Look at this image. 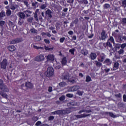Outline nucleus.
Here are the masks:
<instances>
[{
  "mask_svg": "<svg viewBox=\"0 0 126 126\" xmlns=\"http://www.w3.org/2000/svg\"><path fill=\"white\" fill-rule=\"evenodd\" d=\"M54 68L53 67H49L47 68V70L45 72V75L47 76V77H52L53 75H54Z\"/></svg>",
  "mask_w": 126,
  "mask_h": 126,
  "instance_id": "nucleus-1",
  "label": "nucleus"
},
{
  "mask_svg": "<svg viewBox=\"0 0 126 126\" xmlns=\"http://www.w3.org/2000/svg\"><path fill=\"white\" fill-rule=\"evenodd\" d=\"M0 67L2 69H6V66H7V60L6 59H4L2 62L0 63Z\"/></svg>",
  "mask_w": 126,
  "mask_h": 126,
  "instance_id": "nucleus-2",
  "label": "nucleus"
},
{
  "mask_svg": "<svg viewBox=\"0 0 126 126\" xmlns=\"http://www.w3.org/2000/svg\"><path fill=\"white\" fill-rule=\"evenodd\" d=\"M45 60V57L43 55H40L35 57L34 61L36 62H43Z\"/></svg>",
  "mask_w": 126,
  "mask_h": 126,
  "instance_id": "nucleus-3",
  "label": "nucleus"
},
{
  "mask_svg": "<svg viewBox=\"0 0 126 126\" xmlns=\"http://www.w3.org/2000/svg\"><path fill=\"white\" fill-rule=\"evenodd\" d=\"M90 116H91V114H86L85 113H84L81 115H75V117H76L77 119H81L82 118H86V117H90Z\"/></svg>",
  "mask_w": 126,
  "mask_h": 126,
  "instance_id": "nucleus-4",
  "label": "nucleus"
},
{
  "mask_svg": "<svg viewBox=\"0 0 126 126\" xmlns=\"http://www.w3.org/2000/svg\"><path fill=\"white\" fill-rule=\"evenodd\" d=\"M62 78L64 80H69V74L66 72L62 74Z\"/></svg>",
  "mask_w": 126,
  "mask_h": 126,
  "instance_id": "nucleus-5",
  "label": "nucleus"
},
{
  "mask_svg": "<svg viewBox=\"0 0 126 126\" xmlns=\"http://www.w3.org/2000/svg\"><path fill=\"white\" fill-rule=\"evenodd\" d=\"M79 88H80V87L79 86H74L73 87H70L69 89V91L71 92H74V91H77V90H78Z\"/></svg>",
  "mask_w": 126,
  "mask_h": 126,
  "instance_id": "nucleus-6",
  "label": "nucleus"
},
{
  "mask_svg": "<svg viewBox=\"0 0 126 126\" xmlns=\"http://www.w3.org/2000/svg\"><path fill=\"white\" fill-rule=\"evenodd\" d=\"M106 59V55L104 54V53H101L100 55V57L98 58V62H100V63H103L104 61Z\"/></svg>",
  "mask_w": 126,
  "mask_h": 126,
  "instance_id": "nucleus-7",
  "label": "nucleus"
},
{
  "mask_svg": "<svg viewBox=\"0 0 126 126\" xmlns=\"http://www.w3.org/2000/svg\"><path fill=\"white\" fill-rule=\"evenodd\" d=\"M107 38V34H106V32L104 30H102L101 33L100 40H105Z\"/></svg>",
  "mask_w": 126,
  "mask_h": 126,
  "instance_id": "nucleus-8",
  "label": "nucleus"
},
{
  "mask_svg": "<svg viewBox=\"0 0 126 126\" xmlns=\"http://www.w3.org/2000/svg\"><path fill=\"white\" fill-rule=\"evenodd\" d=\"M112 60H111V59H106L103 62V63H104V64H106V65H111V64H112Z\"/></svg>",
  "mask_w": 126,
  "mask_h": 126,
  "instance_id": "nucleus-9",
  "label": "nucleus"
},
{
  "mask_svg": "<svg viewBox=\"0 0 126 126\" xmlns=\"http://www.w3.org/2000/svg\"><path fill=\"white\" fill-rule=\"evenodd\" d=\"M52 13H53V12L50 9H48L45 12V14H46V15H48L49 18H52V17H53V15H52Z\"/></svg>",
  "mask_w": 126,
  "mask_h": 126,
  "instance_id": "nucleus-10",
  "label": "nucleus"
},
{
  "mask_svg": "<svg viewBox=\"0 0 126 126\" xmlns=\"http://www.w3.org/2000/svg\"><path fill=\"white\" fill-rule=\"evenodd\" d=\"M67 106H79V102H76L75 101H72L71 102H69L67 104Z\"/></svg>",
  "mask_w": 126,
  "mask_h": 126,
  "instance_id": "nucleus-11",
  "label": "nucleus"
},
{
  "mask_svg": "<svg viewBox=\"0 0 126 126\" xmlns=\"http://www.w3.org/2000/svg\"><path fill=\"white\" fill-rule=\"evenodd\" d=\"M22 40L20 38H16V39H13L11 41V44H16V43H20Z\"/></svg>",
  "mask_w": 126,
  "mask_h": 126,
  "instance_id": "nucleus-12",
  "label": "nucleus"
},
{
  "mask_svg": "<svg viewBox=\"0 0 126 126\" xmlns=\"http://www.w3.org/2000/svg\"><path fill=\"white\" fill-rule=\"evenodd\" d=\"M25 86L27 87V88H30V89L33 88V85L29 82H26L25 84Z\"/></svg>",
  "mask_w": 126,
  "mask_h": 126,
  "instance_id": "nucleus-13",
  "label": "nucleus"
},
{
  "mask_svg": "<svg viewBox=\"0 0 126 126\" xmlns=\"http://www.w3.org/2000/svg\"><path fill=\"white\" fill-rule=\"evenodd\" d=\"M8 25L10 28L13 27V30H14V28H15L16 29V28H17L16 26L14 25V24L11 21H9Z\"/></svg>",
  "mask_w": 126,
  "mask_h": 126,
  "instance_id": "nucleus-14",
  "label": "nucleus"
},
{
  "mask_svg": "<svg viewBox=\"0 0 126 126\" xmlns=\"http://www.w3.org/2000/svg\"><path fill=\"white\" fill-rule=\"evenodd\" d=\"M0 89H1V90H2V91H3L4 92H8V91H9V90L5 85L4 86H3V87H1V88Z\"/></svg>",
  "mask_w": 126,
  "mask_h": 126,
  "instance_id": "nucleus-15",
  "label": "nucleus"
},
{
  "mask_svg": "<svg viewBox=\"0 0 126 126\" xmlns=\"http://www.w3.org/2000/svg\"><path fill=\"white\" fill-rule=\"evenodd\" d=\"M19 17H20V19H24L25 18V14L23 12H20L18 13Z\"/></svg>",
  "mask_w": 126,
  "mask_h": 126,
  "instance_id": "nucleus-16",
  "label": "nucleus"
},
{
  "mask_svg": "<svg viewBox=\"0 0 126 126\" xmlns=\"http://www.w3.org/2000/svg\"><path fill=\"white\" fill-rule=\"evenodd\" d=\"M81 53L83 56H87L88 55V50L86 49H83L81 50Z\"/></svg>",
  "mask_w": 126,
  "mask_h": 126,
  "instance_id": "nucleus-17",
  "label": "nucleus"
},
{
  "mask_svg": "<svg viewBox=\"0 0 126 126\" xmlns=\"http://www.w3.org/2000/svg\"><path fill=\"white\" fill-rule=\"evenodd\" d=\"M46 59L48 61H54L55 60V56L53 55H49L47 56Z\"/></svg>",
  "mask_w": 126,
  "mask_h": 126,
  "instance_id": "nucleus-18",
  "label": "nucleus"
},
{
  "mask_svg": "<svg viewBox=\"0 0 126 126\" xmlns=\"http://www.w3.org/2000/svg\"><path fill=\"white\" fill-rule=\"evenodd\" d=\"M119 65L120 63L118 62H115L113 65V70H116L119 68Z\"/></svg>",
  "mask_w": 126,
  "mask_h": 126,
  "instance_id": "nucleus-19",
  "label": "nucleus"
},
{
  "mask_svg": "<svg viewBox=\"0 0 126 126\" xmlns=\"http://www.w3.org/2000/svg\"><path fill=\"white\" fill-rule=\"evenodd\" d=\"M90 59L92 60H95L97 58V55L94 53H91L90 56Z\"/></svg>",
  "mask_w": 126,
  "mask_h": 126,
  "instance_id": "nucleus-20",
  "label": "nucleus"
},
{
  "mask_svg": "<svg viewBox=\"0 0 126 126\" xmlns=\"http://www.w3.org/2000/svg\"><path fill=\"white\" fill-rule=\"evenodd\" d=\"M24 13L26 14V16H27V17H29V16H30L29 14H31V13H32V11L27 10L26 11H24Z\"/></svg>",
  "mask_w": 126,
  "mask_h": 126,
  "instance_id": "nucleus-21",
  "label": "nucleus"
},
{
  "mask_svg": "<svg viewBox=\"0 0 126 126\" xmlns=\"http://www.w3.org/2000/svg\"><path fill=\"white\" fill-rule=\"evenodd\" d=\"M64 115H66V114H69V113H71V110L70 108H67L65 110H63Z\"/></svg>",
  "mask_w": 126,
  "mask_h": 126,
  "instance_id": "nucleus-22",
  "label": "nucleus"
},
{
  "mask_svg": "<svg viewBox=\"0 0 126 126\" xmlns=\"http://www.w3.org/2000/svg\"><path fill=\"white\" fill-rule=\"evenodd\" d=\"M79 3L80 4H87L88 3V0H82L78 1Z\"/></svg>",
  "mask_w": 126,
  "mask_h": 126,
  "instance_id": "nucleus-23",
  "label": "nucleus"
},
{
  "mask_svg": "<svg viewBox=\"0 0 126 126\" xmlns=\"http://www.w3.org/2000/svg\"><path fill=\"white\" fill-rule=\"evenodd\" d=\"M8 49L9 51H10V52H13V51H15L16 48L14 46L12 45V46H9L8 47Z\"/></svg>",
  "mask_w": 126,
  "mask_h": 126,
  "instance_id": "nucleus-24",
  "label": "nucleus"
},
{
  "mask_svg": "<svg viewBox=\"0 0 126 126\" xmlns=\"http://www.w3.org/2000/svg\"><path fill=\"white\" fill-rule=\"evenodd\" d=\"M10 19L12 21H16V20L17 19V16H15L14 15H12L10 16Z\"/></svg>",
  "mask_w": 126,
  "mask_h": 126,
  "instance_id": "nucleus-25",
  "label": "nucleus"
},
{
  "mask_svg": "<svg viewBox=\"0 0 126 126\" xmlns=\"http://www.w3.org/2000/svg\"><path fill=\"white\" fill-rule=\"evenodd\" d=\"M94 63L97 67H100L102 65V63L97 61H94Z\"/></svg>",
  "mask_w": 126,
  "mask_h": 126,
  "instance_id": "nucleus-26",
  "label": "nucleus"
},
{
  "mask_svg": "<svg viewBox=\"0 0 126 126\" xmlns=\"http://www.w3.org/2000/svg\"><path fill=\"white\" fill-rule=\"evenodd\" d=\"M117 41L119 42V43H122V42H124L123 40V36H122L121 35H118L117 37Z\"/></svg>",
  "mask_w": 126,
  "mask_h": 126,
  "instance_id": "nucleus-27",
  "label": "nucleus"
},
{
  "mask_svg": "<svg viewBox=\"0 0 126 126\" xmlns=\"http://www.w3.org/2000/svg\"><path fill=\"white\" fill-rule=\"evenodd\" d=\"M66 63H67L66 58V57H63L62 59V64L64 65L66 64Z\"/></svg>",
  "mask_w": 126,
  "mask_h": 126,
  "instance_id": "nucleus-28",
  "label": "nucleus"
},
{
  "mask_svg": "<svg viewBox=\"0 0 126 126\" xmlns=\"http://www.w3.org/2000/svg\"><path fill=\"white\" fill-rule=\"evenodd\" d=\"M46 7H47V3H46L45 4H41L39 6V8L41 9H45Z\"/></svg>",
  "mask_w": 126,
  "mask_h": 126,
  "instance_id": "nucleus-29",
  "label": "nucleus"
},
{
  "mask_svg": "<svg viewBox=\"0 0 126 126\" xmlns=\"http://www.w3.org/2000/svg\"><path fill=\"white\" fill-rule=\"evenodd\" d=\"M5 16V12L4 11H2L0 12V19L2 18L3 17H4Z\"/></svg>",
  "mask_w": 126,
  "mask_h": 126,
  "instance_id": "nucleus-30",
  "label": "nucleus"
},
{
  "mask_svg": "<svg viewBox=\"0 0 126 126\" xmlns=\"http://www.w3.org/2000/svg\"><path fill=\"white\" fill-rule=\"evenodd\" d=\"M105 114L106 115L109 114V116H110V117H112V118H117V116L114 115L113 113L106 112Z\"/></svg>",
  "mask_w": 126,
  "mask_h": 126,
  "instance_id": "nucleus-31",
  "label": "nucleus"
},
{
  "mask_svg": "<svg viewBox=\"0 0 126 126\" xmlns=\"http://www.w3.org/2000/svg\"><path fill=\"white\" fill-rule=\"evenodd\" d=\"M0 95H1V96H2L3 98H5L6 99H7V94L3 93V92H0Z\"/></svg>",
  "mask_w": 126,
  "mask_h": 126,
  "instance_id": "nucleus-32",
  "label": "nucleus"
},
{
  "mask_svg": "<svg viewBox=\"0 0 126 126\" xmlns=\"http://www.w3.org/2000/svg\"><path fill=\"white\" fill-rule=\"evenodd\" d=\"M24 23V20L23 19H19L18 20V25H22Z\"/></svg>",
  "mask_w": 126,
  "mask_h": 126,
  "instance_id": "nucleus-33",
  "label": "nucleus"
},
{
  "mask_svg": "<svg viewBox=\"0 0 126 126\" xmlns=\"http://www.w3.org/2000/svg\"><path fill=\"white\" fill-rule=\"evenodd\" d=\"M6 14L7 16H10L11 15V10H6Z\"/></svg>",
  "mask_w": 126,
  "mask_h": 126,
  "instance_id": "nucleus-34",
  "label": "nucleus"
},
{
  "mask_svg": "<svg viewBox=\"0 0 126 126\" xmlns=\"http://www.w3.org/2000/svg\"><path fill=\"white\" fill-rule=\"evenodd\" d=\"M57 115H64L63 110H57Z\"/></svg>",
  "mask_w": 126,
  "mask_h": 126,
  "instance_id": "nucleus-35",
  "label": "nucleus"
},
{
  "mask_svg": "<svg viewBox=\"0 0 126 126\" xmlns=\"http://www.w3.org/2000/svg\"><path fill=\"white\" fill-rule=\"evenodd\" d=\"M86 82H90V81H92V79H91V77L89 76H87L86 77Z\"/></svg>",
  "mask_w": 126,
  "mask_h": 126,
  "instance_id": "nucleus-36",
  "label": "nucleus"
},
{
  "mask_svg": "<svg viewBox=\"0 0 126 126\" xmlns=\"http://www.w3.org/2000/svg\"><path fill=\"white\" fill-rule=\"evenodd\" d=\"M69 52L71 53V55H73V56L74 55V52H75V49L72 48L69 50Z\"/></svg>",
  "mask_w": 126,
  "mask_h": 126,
  "instance_id": "nucleus-37",
  "label": "nucleus"
},
{
  "mask_svg": "<svg viewBox=\"0 0 126 126\" xmlns=\"http://www.w3.org/2000/svg\"><path fill=\"white\" fill-rule=\"evenodd\" d=\"M65 85H66V83L64 82H61L59 84V86L61 87H64V86H65Z\"/></svg>",
  "mask_w": 126,
  "mask_h": 126,
  "instance_id": "nucleus-38",
  "label": "nucleus"
},
{
  "mask_svg": "<svg viewBox=\"0 0 126 126\" xmlns=\"http://www.w3.org/2000/svg\"><path fill=\"white\" fill-rule=\"evenodd\" d=\"M68 81H69V82H70L71 83H72L73 84L74 83H76V79H69Z\"/></svg>",
  "mask_w": 126,
  "mask_h": 126,
  "instance_id": "nucleus-39",
  "label": "nucleus"
},
{
  "mask_svg": "<svg viewBox=\"0 0 126 126\" xmlns=\"http://www.w3.org/2000/svg\"><path fill=\"white\" fill-rule=\"evenodd\" d=\"M122 6L126 7V0H123L122 1Z\"/></svg>",
  "mask_w": 126,
  "mask_h": 126,
  "instance_id": "nucleus-40",
  "label": "nucleus"
},
{
  "mask_svg": "<svg viewBox=\"0 0 126 126\" xmlns=\"http://www.w3.org/2000/svg\"><path fill=\"white\" fill-rule=\"evenodd\" d=\"M108 41V42L109 41H110V42H111V43H113V44L115 43V40H114V38L113 37V36H110L109 39Z\"/></svg>",
  "mask_w": 126,
  "mask_h": 126,
  "instance_id": "nucleus-41",
  "label": "nucleus"
},
{
  "mask_svg": "<svg viewBox=\"0 0 126 126\" xmlns=\"http://www.w3.org/2000/svg\"><path fill=\"white\" fill-rule=\"evenodd\" d=\"M5 24V22L4 21H0V26L1 27H3V26Z\"/></svg>",
  "mask_w": 126,
  "mask_h": 126,
  "instance_id": "nucleus-42",
  "label": "nucleus"
},
{
  "mask_svg": "<svg viewBox=\"0 0 126 126\" xmlns=\"http://www.w3.org/2000/svg\"><path fill=\"white\" fill-rule=\"evenodd\" d=\"M65 99V96L62 95L61 97L59 98V100L61 101H64V99Z\"/></svg>",
  "mask_w": 126,
  "mask_h": 126,
  "instance_id": "nucleus-43",
  "label": "nucleus"
},
{
  "mask_svg": "<svg viewBox=\"0 0 126 126\" xmlns=\"http://www.w3.org/2000/svg\"><path fill=\"white\" fill-rule=\"evenodd\" d=\"M5 85L3 84V81L2 80L0 79V89L3 87Z\"/></svg>",
  "mask_w": 126,
  "mask_h": 126,
  "instance_id": "nucleus-44",
  "label": "nucleus"
},
{
  "mask_svg": "<svg viewBox=\"0 0 126 126\" xmlns=\"http://www.w3.org/2000/svg\"><path fill=\"white\" fill-rule=\"evenodd\" d=\"M107 46L110 48L111 49V48H113V45H112V44H111V42H110L109 41L107 42Z\"/></svg>",
  "mask_w": 126,
  "mask_h": 126,
  "instance_id": "nucleus-45",
  "label": "nucleus"
},
{
  "mask_svg": "<svg viewBox=\"0 0 126 126\" xmlns=\"http://www.w3.org/2000/svg\"><path fill=\"white\" fill-rule=\"evenodd\" d=\"M56 28L57 30H59L60 29L61 27H60V23H57L56 24Z\"/></svg>",
  "mask_w": 126,
  "mask_h": 126,
  "instance_id": "nucleus-46",
  "label": "nucleus"
},
{
  "mask_svg": "<svg viewBox=\"0 0 126 126\" xmlns=\"http://www.w3.org/2000/svg\"><path fill=\"white\" fill-rule=\"evenodd\" d=\"M34 18L36 21L39 22V19H38V15L36 13H34Z\"/></svg>",
  "mask_w": 126,
  "mask_h": 126,
  "instance_id": "nucleus-47",
  "label": "nucleus"
},
{
  "mask_svg": "<svg viewBox=\"0 0 126 126\" xmlns=\"http://www.w3.org/2000/svg\"><path fill=\"white\" fill-rule=\"evenodd\" d=\"M66 97H68V98H72L73 97V94H66Z\"/></svg>",
  "mask_w": 126,
  "mask_h": 126,
  "instance_id": "nucleus-48",
  "label": "nucleus"
},
{
  "mask_svg": "<svg viewBox=\"0 0 126 126\" xmlns=\"http://www.w3.org/2000/svg\"><path fill=\"white\" fill-rule=\"evenodd\" d=\"M125 52V51L124 50V49H123L122 48H121V49H120L119 51H118V54H119V55H122V54H124V52Z\"/></svg>",
  "mask_w": 126,
  "mask_h": 126,
  "instance_id": "nucleus-49",
  "label": "nucleus"
},
{
  "mask_svg": "<svg viewBox=\"0 0 126 126\" xmlns=\"http://www.w3.org/2000/svg\"><path fill=\"white\" fill-rule=\"evenodd\" d=\"M77 94L79 95V96H82V94H83V92H81L80 91H78L77 92Z\"/></svg>",
  "mask_w": 126,
  "mask_h": 126,
  "instance_id": "nucleus-50",
  "label": "nucleus"
},
{
  "mask_svg": "<svg viewBox=\"0 0 126 126\" xmlns=\"http://www.w3.org/2000/svg\"><path fill=\"white\" fill-rule=\"evenodd\" d=\"M104 72H105V73H108V72H109V71H110V70H111V69H110V68H106L105 69H104Z\"/></svg>",
  "mask_w": 126,
  "mask_h": 126,
  "instance_id": "nucleus-51",
  "label": "nucleus"
},
{
  "mask_svg": "<svg viewBox=\"0 0 126 126\" xmlns=\"http://www.w3.org/2000/svg\"><path fill=\"white\" fill-rule=\"evenodd\" d=\"M44 49L46 50V51H52V50H53V48H49V47H47V46H45L44 47Z\"/></svg>",
  "mask_w": 126,
  "mask_h": 126,
  "instance_id": "nucleus-52",
  "label": "nucleus"
},
{
  "mask_svg": "<svg viewBox=\"0 0 126 126\" xmlns=\"http://www.w3.org/2000/svg\"><path fill=\"white\" fill-rule=\"evenodd\" d=\"M126 47V43H123L121 44V48H122L123 50Z\"/></svg>",
  "mask_w": 126,
  "mask_h": 126,
  "instance_id": "nucleus-53",
  "label": "nucleus"
},
{
  "mask_svg": "<svg viewBox=\"0 0 126 126\" xmlns=\"http://www.w3.org/2000/svg\"><path fill=\"white\" fill-rule=\"evenodd\" d=\"M32 21H33V18L32 17L28 18V22H29L30 23H32Z\"/></svg>",
  "mask_w": 126,
  "mask_h": 126,
  "instance_id": "nucleus-54",
  "label": "nucleus"
},
{
  "mask_svg": "<svg viewBox=\"0 0 126 126\" xmlns=\"http://www.w3.org/2000/svg\"><path fill=\"white\" fill-rule=\"evenodd\" d=\"M103 7H104V8H109L110 7V4L108 3L105 4L103 5Z\"/></svg>",
  "mask_w": 126,
  "mask_h": 126,
  "instance_id": "nucleus-55",
  "label": "nucleus"
},
{
  "mask_svg": "<svg viewBox=\"0 0 126 126\" xmlns=\"http://www.w3.org/2000/svg\"><path fill=\"white\" fill-rule=\"evenodd\" d=\"M65 40V37H62L60 39V43H63L64 41Z\"/></svg>",
  "mask_w": 126,
  "mask_h": 126,
  "instance_id": "nucleus-56",
  "label": "nucleus"
},
{
  "mask_svg": "<svg viewBox=\"0 0 126 126\" xmlns=\"http://www.w3.org/2000/svg\"><path fill=\"white\" fill-rule=\"evenodd\" d=\"M10 9H12V10H15V9H16V6L11 5L10 7Z\"/></svg>",
  "mask_w": 126,
  "mask_h": 126,
  "instance_id": "nucleus-57",
  "label": "nucleus"
},
{
  "mask_svg": "<svg viewBox=\"0 0 126 126\" xmlns=\"http://www.w3.org/2000/svg\"><path fill=\"white\" fill-rule=\"evenodd\" d=\"M78 18H76L72 22L74 23V24H77V23H78Z\"/></svg>",
  "mask_w": 126,
  "mask_h": 126,
  "instance_id": "nucleus-58",
  "label": "nucleus"
},
{
  "mask_svg": "<svg viewBox=\"0 0 126 126\" xmlns=\"http://www.w3.org/2000/svg\"><path fill=\"white\" fill-rule=\"evenodd\" d=\"M40 125H42V122H41V121H38L35 124L36 126H39Z\"/></svg>",
  "mask_w": 126,
  "mask_h": 126,
  "instance_id": "nucleus-59",
  "label": "nucleus"
},
{
  "mask_svg": "<svg viewBox=\"0 0 126 126\" xmlns=\"http://www.w3.org/2000/svg\"><path fill=\"white\" fill-rule=\"evenodd\" d=\"M23 2L26 6L28 7L29 6V3H28V1H27V0L23 1Z\"/></svg>",
  "mask_w": 126,
  "mask_h": 126,
  "instance_id": "nucleus-60",
  "label": "nucleus"
},
{
  "mask_svg": "<svg viewBox=\"0 0 126 126\" xmlns=\"http://www.w3.org/2000/svg\"><path fill=\"white\" fill-rule=\"evenodd\" d=\"M36 39L37 40V41H41V40H42V38H41V36L37 35L36 37Z\"/></svg>",
  "mask_w": 126,
  "mask_h": 126,
  "instance_id": "nucleus-61",
  "label": "nucleus"
},
{
  "mask_svg": "<svg viewBox=\"0 0 126 126\" xmlns=\"http://www.w3.org/2000/svg\"><path fill=\"white\" fill-rule=\"evenodd\" d=\"M115 47L117 48V49H120V48H121V44H116Z\"/></svg>",
  "mask_w": 126,
  "mask_h": 126,
  "instance_id": "nucleus-62",
  "label": "nucleus"
},
{
  "mask_svg": "<svg viewBox=\"0 0 126 126\" xmlns=\"http://www.w3.org/2000/svg\"><path fill=\"white\" fill-rule=\"evenodd\" d=\"M44 42L46 44H50V40L49 39H45Z\"/></svg>",
  "mask_w": 126,
  "mask_h": 126,
  "instance_id": "nucleus-63",
  "label": "nucleus"
},
{
  "mask_svg": "<svg viewBox=\"0 0 126 126\" xmlns=\"http://www.w3.org/2000/svg\"><path fill=\"white\" fill-rule=\"evenodd\" d=\"M123 101H124V102H126V94L123 95Z\"/></svg>",
  "mask_w": 126,
  "mask_h": 126,
  "instance_id": "nucleus-64",
  "label": "nucleus"
}]
</instances>
